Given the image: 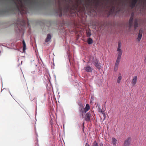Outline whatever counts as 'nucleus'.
Instances as JSON below:
<instances>
[{
  "instance_id": "f257e3e1",
  "label": "nucleus",
  "mask_w": 146,
  "mask_h": 146,
  "mask_svg": "<svg viewBox=\"0 0 146 146\" xmlns=\"http://www.w3.org/2000/svg\"><path fill=\"white\" fill-rule=\"evenodd\" d=\"M1 6L7 11H16L21 15L27 13L28 10L42 5L40 0H3Z\"/></svg>"
},
{
  "instance_id": "f03ea898",
  "label": "nucleus",
  "mask_w": 146,
  "mask_h": 146,
  "mask_svg": "<svg viewBox=\"0 0 146 146\" xmlns=\"http://www.w3.org/2000/svg\"><path fill=\"white\" fill-rule=\"evenodd\" d=\"M26 25L25 21L23 19H18L17 23V27L16 29V33L18 35H23Z\"/></svg>"
},
{
  "instance_id": "7ed1b4c3",
  "label": "nucleus",
  "mask_w": 146,
  "mask_h": 146,
  "mask_svg": "<svg viewBox=\"0 0 146 146\" xmlns=\"http://www.w3.org/2000/svg\"><path fill=\"white\" fill-rule=\"evenodd\" d=\"M134 14L132 13L130 18L129 21V29L131 28L133 26V19Z\"/></svg>"
},
{
  "instance_id": "20e7f679",
  "label": "nucleus",
  "mask_w": 146,
  "mask_h": 146,
  "mask_svg": "<svg viewBox=\"0 0 146 146\" xmlns=\"http://www.w3.org/2000/svg\"><path fill=\"white\" fill-rule=\"evenodd\" d=\"M138 0H131L129 2V6L131 8L134 7Z\"/></svg>"
},
{
  "instance_id": "39448f33",
  "label": "nucleus",
  "mask_w": 146,
  "mask_h": 146,
  "mask_svg": "<svg viewBox=\"0 0 146 146\" xmlns=\"http://www.w3.org/2000/svg\"><path fill=\"white\" fill-rule=\"evenodd\" d=\"M91 114L90 112H88L86 114L84 117V119L87 121H90Z\"/></svg>"
},
{
  "instance_id": "423d86ee",
  "label": "nucleus",
  "mask_w": 146,
  "mask_h": 146,
  "mask_svg": "<svg viewBox=\"0 0 146 146\" xmlns=\"http://www.w3.org/2000/svg\"><path fill=\"white\" fill-rule=\"evenodd\" d=\"M131 138L130 137H128L127 139L125 141L124 144V146H129L131 141Z\"/></svg>"
},
{
  "instance_id": "0eeeda50",
  "label": "nucleus",
  "mask_w": 146,
  "mask_h": 146,
  "mask_svg": "<svg viewBox=\"0 0 146 146\" xmlns=\"http://www.w3.org/2000/svg\"><path fill=\"white\" fill-rule=\"evenodd\" d=\"M137 79V76H135L133 77L132 79V81L131 82L132 86H134L136 84Z\"/></svg>"
},
{
  "instance_id": "6e6552de",
  "label": "nucleus",
  "mask_w": 146,
  "mask_h": 146,
  "mask_svg": "<svg viewBox=\"0 0 146 146\" xmlns=\"http://www.w3.org/2000/svg\"><path fill=\"white\" fill-rule=\"evenodd\" d=\"M121 60L117 59L115 64L114 70L115 71H116L118 69V65Z\"/></svg>"
},
{
  "instance_id": "1a4fd4ad",
  "label": "nucleus",
  "mask_w": 146,
  "mask_h": 146,
  "mask_svg": "<svg viewBox=\"0 0 146 146\" xmlns=\"http://www.w3.org/2000/svg\"><path fill=\"white\" fill-rule=\"evenodd\" d=\"M117 51L118 52V55L117 59L121 60V56L122 54V51L121 49H117Z\"/></svg>"
},
{
  "instance_id": "9d476101",
  "label": "nucleus",
  "mask_w": 146,
  "mask_h": 146,
  "mask_svg": "<svg viewBox=\"0 0 146 146\" xmlns=\"http://www.w3.org/2000/svg\"><path fill=\"white\" fill-rule=\"evenodd\" d=\"M142 33L143 31L141 29L139 30V33L138 35V36L137 38L138 41H140V40L142 37Z\"/></svg>"
},
{
  "instance_id": "9b49d317",
  "label": "nucleus",
  "mask_w": 146,
  "mask_h": 146,
  "mask_svg": "<svg viewBox=\"0 0 146 146\" xmlns=\"http://www.w3.org/2000/svg\"><path fill=\"white\" fill-rule=\"evenodd\" d=\"M84 69L87 72H92V68L91 67L89 66H87L85 67Z\"/></svg>"
},
{
  "instance_id": "f8f14e48",
  "label": "nucleus",
  "mask_w": 146,
  "mask_h": 146,
  "mask_svg": "<svg viewBox=\"0 0 146 146\" xmlns=\"http://www.w3.org/2000/svg\"><path fill=\"white\" fill-rule=\"evenodd\" d=\"M138 26V20L137 19H135L134 22V27L135 30L136 29Z\"/></svg>"
},
{
  "instance_id": "ddd939ff",
  "label": "nucleus",
  "mask_w": 146,
  "mask_h": 146,
  "mask_svg": "<svg viewBox=\"0 0 146 146\" xmlns=\"http://www.w3.org/2000/svg\"><path fill=\"white\" fill-rule=\"evenodd\" d=\"M51 36L50 34H48L47 35V37L45 40V42H49L51 40Z\"/></svg>"
},
{
  "instance_id": "4468645a",
  "label": "nucleus",
  "mask_w": 146,
  "mask_h": 146,
  "mask_svg": "<svg viewBox=\"0 0 146 146\" xmlns=\"http://www.w3.org/2000/svg\"><path fill=\"white\" fill-rule=\"evenodd\" d=\"M98 60L97 59L96 60V62H95L94 65L98 69H100V68L101 66L98 63Z\"/></svg>"
},
{
  "instance_id": "2eb2a0df",
  "label": "nucleus",
  "mask_w": 146,
  "mask_h": 146,
  "mask_svg": "<svg viewBox=\"0 0 146 146\" xmlns=\"http://www.w3.org/2000/svg\"><path fill=\"white\" fill-rule=\"evenodd\" d=\"M80 111V112L82 113V114L85 113L84 110V106L81 107H79ZM82 118H84V115L82 114Z\"/></svg>"
},
{
  "instance_id": "dca6fc26",
  "label": "nucleus",
  "mask_w": 146,
  "mask_h": 146,
  "mask_svg": "<svg viewBox=\"0 0 146 146\" xmlns=\"http://www.w3.org/2000/svg\"><path fill=\"white\" fill-rule=\"evenodd\" d=\"M98 108L99 110V111L100 112H102V114H104V120L106 118V115L105 114V113H104V111H102V110L101 109L100 107V106L99 105L98 106Z\"/></svg>"
},
{
  "instance_id": "f3484780",
  "label": "nucleus",
  "mask_w": 146,
  "mask_h": 146,
  "mask_svg": "<svg viewBox=\"0 0 146 146\" xmlns=\"http://www.w3.org/2000/svg\"><path fill=\"white\" fill-rule=\"evenodd\" d=\"M112 139V143L114 146H116L117 144V140L115 138L113 137Z\"/></svg>"
},
{
  "instance_id": "a211bd4d",
  "label": "nucleus",
  "mask_w": 146,
  "mask_h": 146,
  "mask_svg": "<svg viewBox=\"0 0 146 146\" xmlns=\"http://www.w3.org/2000/svg\"><path fill=\"white\" fill-rule=\"evenodd\" d=\"M122 79V77L121 74L120 73H119V77L117 78V82L118 83H119L121 82V80Z\"/></svg>"
},
{
  "instance_id": "6ab92c4d",
  "label": "nucleus",
  "mask_w": 146,
  "mask_h": 146,
  "mask_svg": "<svg viewBox=\"0 0 146 146\" xmlns=\"http://www.w3.org/2000/svg\"><path fill=\"white\" fill-rule=\"evenodd\" d=\"M23 52H24L26 49V45L24 40L23 41Z\"/></svg>"
},
{
  "instance_id": "aec40b11",
  "label": "nucleus",
  "mask_w": 146,
  "mask_h": 146,
  "mask_svg": "<svg viewBox=\"0 0 146 146\" xmlns=\"http://www.w3.org/2000/svg\"><path fill=\"white\" fill-rule=\"evenodd\" d=\"M90 108V107L89 104H86V107L84 108L85 113H86V111H88L89 110Z\"/></svg>"
},
{
  "instance_id": "412c9836",
  "label": "nucleus",
  "mask_w": 146,
  "mask_h": 146,
  "mask_svg": "<svg viewBox=\"0 0 146 146\" xmlns=\"http://www.w3.org/2000/svg\"><path fill=\"white\" fill-rule=\"evenodd\" d=\"M56 13H58V14H59L60 17L62 15V9L61 8H60L57 11Z\"/></svg>"
},
{
  "instance_id": "4be33fe9",
  "label": "nucleus",
  "mask_w": 146,
  "mask_h": 146,
  "mask_svg": "<svg viewBox=\"0 0 146 146\" xmlns=\"http://www.w3.org/2000/svg\"><path fill=\"white\" fill-rule=\"evenodd\" d=\"M88 44H91L93 43V40L90 38H89L88 40Z\"/></svg>"
},
{
  "instance_id": "5701e85b",
  "label": "nucleus",
  "mask_w": 146,
  "mask_h": 146,
  "mask_svg": "<svg viewBox=\"0 0 146 146\" xmlns=\"http://www.w3.org/2000/svg\"><path fill=\"white\" fill-rule=\"evenodd\" d=\"M93 146H98V143L96 141H94L93 143Z\"/></svg>"
},
{
  "instance_id": "b1692460",
  "label": "nucleus",
  "mask_w": 146,
  "mask_h": 146,
  "mask_svg": "<svg viewBox=\"0 0 146 146\" xmlns=\"http://www.w3.org/2000/svg\"><path fill=\"white\" fill-rule=\"evenodd\" d=\"M121 43L120 42H118L117 49H121Z\"/></svg>"
},
{
  "instance_id": "393cba45",
  "label": "nucleus",
  "mask_w": 146,
  "mask_h": 146,
  "mask_svg": "<svg viewBox=\"0 0 146 146\" xmlns=\"http://www.w3.org/2000/svg\"><path fill=\"white\" fill-rule=\"evenodd\" d=\"M79 107H81L83 106V105L81 103H80L79 104Z\"/></svg>"
},
{
  "instance_id": "a878e982",
  "label": "nucleus",
  "mask_w": 146,
  "mask_h": 146,
  "mask_svg": "<svg viewBox=\"0 0 146 146\" xmlns=\"http://www.w3.org/2000/svg\"><path fill=\"white\" fill-rule=\"evenodd\" d=\"M100 146H104L103 145L102 143H101L100 144Z\"/></svg>"
},
{
  "instance_id": "bb28decb",
  "label": "nucleus",
  "mask_w": 146,
  "mask_h": 146,
  "mask_svg": "<svg viewBox=\"0 0 146 146\" xmlns=\"http://www.w3.org/2000/svg\"><path fill=\"white\" fill-rule=\"evenodd\" d=\"M85 146H90L89 144H88L87 143H86Z\"/></svg>"
},
{
  "instance_id": "cd10ccee",
  "label": "nucleus",
  "mask_w": 146,
  "mask_h": 146,
  "mask_svg": "<svg viewBox=\"0 0 146 146\" xmlns=\"http://www.w3.org/2000/svg\"><path fill=\"white\" fill-rule=\"evenodd\" d=\"M88 34L90 36L91 35V34L89 33H88Z\"/></svg>"
},
{
  "instance_id": "c85d7f7f",
  "label": "nucleus",
  "mask_w": 146,
  "mask_h": 146,
  "mask_svg": "<svg viewBox=\"0 0 146 146\" xmlns=\"http://www.w3.org/2000/svg\"><path fill=\"white\" fill-rule=\"evenodd\" d=\"M142 1V0H139V2H142V1Z\"/></svg>"
},
{
  "instance_id": "c756f323",
  "label": "nucleus",
  "mask_w": 146,
  "mask_h": 146,
  "mask_svg": "<svg viewBox=\"0 0 146 146\" xmlns=\"http://www.w3.org/2000/svg\"><path fill=\"white\" fill-rule=\"evenodd\" d=\"M115 7H116L115 6L113 7L114 8H113L114 9H115Z\"/></svg>"
},
{
  "instance_id": "7c9ffc66",
  "label": "nucleus",
  "mask_w": 146,
  "mask_h": 146,
  "mask_svg": "<svg viewBox=\"0 0 146 146\" xmlns=\"http://www.w3.org/2000/svg\"><path fill=\"white\" fill-rule=\"evenodd\" d=\"M1 44H0V46H1Z\"/></svg>"
}]
</instances>
